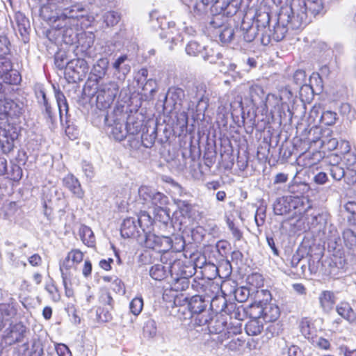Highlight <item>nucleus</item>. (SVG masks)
<instances>
[{
  "instance_id": "nucleus-1",
  "label": "nucleus",
  "mask_w": 356,
  "mask_h": 356,
  "mask_svg": "<svg viewBox=\"0 0 356 356\" xmlns=\"http://www.w3.org/2000/svg\"><path fill=\"white\" fill-rule=\"evenodd\" d=\"M290 8L292 15H288L287 22L293 29H298L309 23L312 17L322 10L323 3L321 0H291Z\"/></svg>"
},
{
  "instance_id": "nucleus-2",
  "label": "nucleus",
  "mask_w": 356,
  "mask_h": 356,
  "mask_svg": "<svg viewBox=\"0 0 356 356\" xmlns=\"http://www.w3.org/2000/svg\"><path fill=\"white\" fill-rule=\"evenodd\" d=\"M228 318L227 314H218L209 321L207 316L202 315L198 319L197 325H204L207 324L210 334L214 335L212 340L222 344L232 336H236L241 332V324H227Z\"/></svg>"
},
{
  "instance_id": "nucleus-3",
  "label": "nucleus",
  "mask_w": 356,
  "mask_h": 356,
  "mask_svg": "<svg viewBox=\"0 0 356 356\" xmlns=\"http://www.w3.org/2000/svg\"><path fill=\"white\" fill-rule=\"evenodd\" d=\"M321 131L317 127H312L309 131V137L307 142L309 148L320 149L323 153L335 149L339 144L337 138L332 137L327 134L326 136H321Z\"/></svg>"
},
{
  "instance_id": "nucleus-4",
  "label": "nucleus",
  "mask_w": 356,
  "mask_h": 356,
  "mask_svg": "<svg viewBox=\"0 0 356 356\" xmlns=\"http://www.w3.org/2000/svg\"><path fill=\"white\" fill-rule=\"evenodd\" d=\"M29 329L22 323H10L9 326L5 330L3 339L6 344L13 345L23 343L25 350H28V343L25 342Z\"/></svg>"
},
{
  "instance_id": "nucleus-5",
  "label": "nucleus",
  "mask_w": 356,
  "mask_h": 356,
  "mask_svg": "<svg viewBox=\"0 0 356 356\" xmlns=\"http://www.w3.org/2000/svg\"><path fill=\"white\" fill-rule=\"evenodd\" d=\"M119 91V86L115 81L99 85L97 91V106L104 110L110 107Z\"/></svg>"
},
{
  "instance_id": "nucleus-6",
  "label": "nucleus",
  "mask_w": 356,
  "mask_h": 356,
  "mask_svg": "<svg viewBox=\"0 0 356 356\" xmlns=\"http://www.w3.org/2000/svg\"><path fill=\"white\" fill-rule=\"evenodd\" d=\"M250 315H257L266 322H273L280 317V311L278 306L274 303L260 302L250 306Z\"/></svg>"
},
{
  "instance_id": "nucleus-7",
  "label": "nucleus",
  "mask_w": 356,
  "mask_h": 356,
  "mask_svg": "<svg viewBox=\"0 0 356 356\" xmlns=\"http://www.w3.org/2000/svg\"><path fill=\"white\" fill-rule=\"evenodd\" d=\"M144 245L149 249L156 250L159 252H165L172 248L179 251V248L173 246L171 238L165 236H159L154 233L147 232L145 234Z\"/></svg>"
},
{
  "instance_id": "nucleus-8",
  "label": "nucleus",
  "mask_w": 356,
  "mask_h": 356,
  "mask_svg": "<svg viewBox=\"0 0 356 356\" xmlns=\"http://www.w3.org/2000/svg\"><path fill=\"white\" fill-rule=\"evenodd\" d=\"M138 194L145 202H150L159 209H163L168 203V197L166 195L147 186H140Z\"/></svg>"
},
{
  "instance_id": "nucleus-9",
  "label": "nucleus",
  "mask_w": 356,
  "mask_h": 356,
  "mask_svg": "<svg viewBox=\"0 0 356 356\" xmlns=\"http://www.w3.org/2000/svg\"><path fill=\"white\" fill-rule=\"evenodd\" d=\"M88 69V63L83 58H77L67 63L65 73L72 81L76 82L83 80Z\"/></svg>"
},
{
  "instance_id": "nucleus-10",
  "label": "nucleus",
  "mask_w": 356,
  "mask_h": 356,
  "mask_svg": "<svg viewBox=\"0 0 356 356\" xmlns=\"http://www.w3.org/2000/svg\"><path fill=\"white\" fill-rule=\"evenodd\" d=\"M17 314V303L13 299L7 303H0V330L9 325Z\"/></svg>"
},
{
  "instance_id": "nucleus-11",
  "label": "nucleus",
  "mask_w": 356,
  "mask_h": 356,
  "mask_svg": "<svg viewBox=\"0 0 356 356\" xmlns=\"http://www.w3.org/2000/svg\"><path fill=\"white\" fill-rule=\"evenodd\" d=\"M121 235L124 238H137L141 232L138 227L136 218H127L124 220L121 229Z\"/></svg>"
},
{
  "instance_id": "nucleus-12",
  "label": "nucleus",
  "mask_w": 356,
  "mask_h": 356,
  "mask_svg": "<svg viewBox=\"0 0 356 356\" xmlns=\"http://www.w3.org/2000/svg\"><path fill=\"white\" fill-rule=\"evenodd\" d=\"M94 35L90 33L81 35L78 40L79 45L76 47V54L83 57H90V49L94 44Z\"/></svg>"
},
{
  "instance_id": "nucleus-13",
  "label": "nucleus",
  "mask_w": 356,
  "mask_h": 356,
  "mask_svg": "<svg viewBox=\"0 0 356 356\" xmlns=\"http://www.w3.org/2000/svg\"><path fill=\"white\" fill-rule=\"evenodd\" d=\"M127 55H122L112 64V67L115 70L114 74L119 79H124L127 74L130 72L131 67L127 63Z\"/></svg>"
},
{
  "instance_id": "nucleus-14",
  "label": "nucleus",
  "mask_w": 356,
  "mask_h": 356,
  "mask_svg": "<svg viewBox=\"0 0 356 356\" xmlns=\"http://www.w3.org/2000/svg\"><path fill=\"white\" fill-rule=\"evenodd\" d=\"M63 181L64 186L67 187L77 198H83L85 193L81 188L79 181L73 175H67L64 177Z\"/></svg>"
},
{
  "instance_id": "nucleus-15",
  "label": "nucleus",
  "mask_w": 356,
  "mask_h": 356,
  "mask_svg": "<svg viewBox=\"0 0 356 356\" xmlns=\"http://www.w3.org/2000/svg\"><path fill=\"white\" fill-rule=\"evenodd\" d=\"M188 307L192 314H197V317L195 318V322L197 324L198 319H200L202 315L206 316L204 314L206 305L204 303V299L201 296H193L188 302Z\"/></svg>"
},
{
  "instance_id": "nucleus-16",
  "label": "nucleus",
  "mask_w": 356,
  "mask_h": 356,
  "mask_svg": "<svg viewBox=\"0 0 356 356\" xmlns=\"http://www.w3.org/2000/svg\"><path fill=\"white\" fill-rule=\"evenodd\" d=\"M300 330L302 334L309 341L318 335L317 330L312 321L307 318H302L300 323Z\"/></svg>"
},
{
  "instance_id": "nucleus-17",
  "label": "nucleus",
  "mask_w": 356,
  "mask_h": 356,
  "mask_svg": "<svg viewBox=\"0 0 356 356\" xmlns=\"http://www.w3.org/2000/svg\"><path fill=\"white\" fill-rule=\"evenodd\" d=\"M263 323L257 315H250V321L245 325V332L250 336H257L263 330Z\"/></svg>"
},
{
  "instance_id": "nucleus-18",
  "label": "nucleus",
  "mask_w": 356,
  "mask_h": 356,
  "mask_svg": "<svg viewBox=\"0 0 356 356\" xmlns=\"http://www.w3.org/2000/svg\"><path fill=\"white\" fill-rule=\"evenodd\" d=\"M321 307L325 312H330L335 304V297L332 292L323 291L318 297Z\"/></svg>"
},
{
  "instance_id": "nucleus-19",
  "label": "nucleus",
  "mask_w": 356,
  "mask_h": 356,
  "mask_svg": "<svg viewBox=\"0 0 356 356\" xmlns=\"http://www.w3.org/2000/svg\"><path fill=\"white\" fill-rule=\"evenodd\" d=\"M109 61L106 58H99L93 65L92 74L96 77V81L102 79L106 74Z\"/></svg>"
},
{
  "instance_id": "nucleus-20",
  "label": "nucleus",
  "mask_w": 356,
  "mask_h": 356,
  "mask_svg": "<svg viewBox=\"0 0 356 356\" xmlns=\"http://www.w3.org/2000/svg\"><path fill=\"white\" fill-rule=\"evenodd\" d=\"M336 311L339 315L350 323H353L356 320V315L353 309L346 302H341L337 305Z\"/></svg>"
},
{
  "instance_id": "nucleus-21",
  "label": "nucleus",
  "mask_w": 356,
  "mask_h": 356,
  "mask_svg": "<svg viewBox=\"0 0 356 356\" xmlns=\"http://www.w3.org/2000/svg\"><path fill=\"white\" fill-rule=\"evenodd\" d=\"M136 220L141 233L145 234L147 232H151L153 225V220L147 212H140Z\"/></svg>"
},
{
  "instance_id": "nucleus-22",
  "label": "nucleus",
  "mask_w": 356,
  "mask_h": 356,
  "mask_svg": "<svg viewBox=\"0 0 356 356\" xmlns=\"http://www.w3.org/2000/svg\"><path fill=\"white\" fill-rule=\"evenodd\" d=\"M79 234L82 242L88 247H93L95 244V237L92 229L84 225L80 226Z\"/></svg>"
},
{
  "instance_id": "nucleus-23",
  "label": "nucleus",
  "mask_w": 356,
  "mask_h": 356,
  "mask_svg": "<svg viewBox=\"0 0 356 356\" xmlns=\"http://www.w3.org/2000/svg\"><path fill=\"white\" fill-rule=\"evenodd\" d=\"M75 264L70 259H68L67 255L65 258L60 263V270L61 273L63 282L64 286L66 287V281L70 280L71 276L70 270L74 268Z\"/></svg>"
},
{
  "instance_id": "nucleus-24",
  "label": "nucleus",
  "mask_w": 356,
  "mask_h": 356,
  "mask_svg": "<svg viewBox=\"0 0 356 356\" xmlns=\"http://www.w3.org/2000/svg\"><path fill=\"white\" fill-rule=\"evenodd\" d=\"M85 10L81 4H74L64 9L63 15L68 19H79L85 15Z\"/></svg>"
},
{
  "instance_id": "nucleus-25",
  "label": "nucleus",
  "mask_w": 356,
  "mask_h": 356,
  "mask_svg": "<svg viewBox=\"0 0 356 356\" xmlns=\"http://www.w3.org/2000/svg\"><path fill=\"white\" fill-rule=\"evenodd\" d=\"M273 211L276 215H284L291 211L288 196L277 198L273 204Z\"/></svg>"
},
{
  "instance_id": "nucleus-26",
  "label": "nucleus",
  "mask_w": 356,
  "mask_h": 356,
  "mask_svg": "<svg viewBox=\"0 0 356 356\" xmlns=\"http://www.w3.org/2000/svg\"><path fill=\"white\" fill-rule=\"evenodd\" d=\"M110 134L116 140H123L127 135L126 125L124 126V124L118 121H115L114 124L111 127Z\"/></svg>"
},
{
  "instance_id": "nucleus-27",
  "label": "nucleus",
  "mask_w": 356,
  "mask_h": 356,
  "mask_svg": "<svg viewBox=\"0 0 356 356\" xmlns=\"http://www.w3.org/2000/svg\"><path fill=\"white\" fill-rule=\"evenodd\" d=\"M249 94L251 102L254 104L262 102L264 97V91L262 86L256 83L250 87Z\"/></svg>"
},
{
  "instance_id": "nucleus-28",
  "label": "nucleus",
  "mask_w": 356,
  "mask_h": 356,
  "mask_svg": "<svg viewBox=\"0 0 356 356\" xmlns=\"http://www.w3.org/2000/svg\"><path fill=\"white\" fill-rule=\"evenodd\" d=\"M196 90L199 92V94L197 95V111L202 112V114H204V111L207 110L209 106V99L204 95L205 92L204 86H198L196 87Z\"/></svg>"
},
{
  "instance_id": "nucleus-29",
  "label": "nucleus",
  "mask_w": 356,
  "mask_h": 356,
  "mask_svg": "<svg viewBox=\"0 0 356 356\" xmlns=\"http://www.w3.org/2000/svg\"><path fill=\"white\" fill-rule=\"evenodd\" d=\"M342 238L344 245L348 249H356V234L352 229H345L342 233Z\"/></svg>"
},
{
  "instance_id": "nucleus-30",
  "label": "nucleus",
  "mask_w": 356,
  "mask_h": 356,
  "mask_svg": "<svg viewBox=\"0 0 356 356\" xmlns=\"http://www.w3.org/2000/svg\"><path fill=\"white\" fill-rule=\"evenodd\" d=\"M287 31L288 29L285 25L277 22L274 26L273 31L269 30L270 33L268 35V37L272 38L274 40L278 42L282 40L285 37Z\"/></svg>"
},
{
  "instance_id": "nucleus-31",
  "label": "nucleus",
  "mask_w": 356,
  "mask_h": 356,
  "mask_svg": "<svg viewBox=\"0 0 356 356\" xmlns=\"http://www.w3.org/2000/svg\"><path fill=\"white\" fill-rule=\"evenodd\" d=\"M288 200L291 211L298 210L300 213L305 210L306 199L304 197L289 195Z\"/></svg>"
},
{
  "instance_id": "nucleus-32",
  "label": "nucleus",
  "mask_w": 356,
  "mask_h": 356,
  "mask_svg": "<svg viewBox=\"0 0 356 356\" xmlns=\"http://www.w3.org/2000/svg\"><path fill=\"white\" fill-rule=\"evenodd\" d=\"M55 97L57 102L60 117L61 118L63 115V113H65V114L68 113V104L67 102V99L64 94L60 90L55 91Z\"/></svg>"
},
{
  "instance_id": "nucleus-33",
  "label": "nucleus",
  "mask_w": 356,
  "mask_h": 356,
  "mask_svg": "<svg viewBox=\"0 0 356 356\" xmlns=\"http://www.w3.org/2000/svg\"><path fill=\"white\" fill-rule=\"evenodd\" d=\"M282 98L275 94H268L266 97V106H270L272 112L279 111L282 106Z\"/></svg>"
},
{
  "instance_id": "nucleus-34",
  "label": "nucleus",
  "mask_w": 356,
  "mask_h": 356,
  "mask_svg": "<svg viewBox=\"0 0 356 356\" xmlns=\"http://www.w3.org/2000/svg\"><path fill=\"white\" fill-rule=\"evenodd\" d=\"M143 308V300L141 296H138L132 299L129 303V309L134 316H138Z\"/></svg>"
},
{
  "instance_id": "nucleus-35",
  "label": "nucleus",
  "mask_w": 356,
  "mask_h": 356,
  "mask_svg": "<svg viewBox=\"0 0 356 356\" xmlns=\"http://www.w3.org/2000/svg\"><path fill=\"white\" fill-rule=\"evenodd\" d=\"M149 275L155 280H163L165 277L164 266L161 264L152 266L149 270Z\"/></svg>"
},
{
  "instance_id": "nucleus-36",
  "label": "nucleus",
  "mask_w": 356,
  "mask_h": 356,
  "mask_svg": "<svg viewBox=\"0 0 356 356\" xmlns=\"http://www.w3.org/2000/svg\"><path fill=\"white\" fill-rule=\"evenodd\" d=\"M103 18L107 26H113L118 23L120 16L117 12L108 11L104 15Z\"/></svg>"
},
{
  "instance_id": "nucleus-37",
  "label": "nucleus",
  "mask_w": 356,
  "mask_h": 356,
  "mask_svg": "<svg viewBox=\"0 0 356 356\" xmlns=\"http://www.w3.org/2000/svg\"><path fill=\"white\" fill-rule=\"evenodd\" d=\"M17 250H18L16 248L13 250L9 248L6 250V255L9 259V262L15 267H19L21 265L25 267L26 266V264L24 261H20L16 254Z\"/></svg>"
},
{
  "instance_id": "nucleus-38",
  "label": "nucleus",
  "mask_w": 356,
  "mask_h": 356,
  "mask_svg": "<svg viewBox=\"0 0 356 356\" xmlns=\"http://www.w3.org/2000/svg\"><path fill=\"white\" fill-rule=\"evenodd\" d=\"M329 171L331 177L337 181L341 180L345 176L344 169L337 164H331Z\"/></svg>"
},
{
  "instance_id": "nucleus-39",
  "label": "nucleus",
  "mask_w": 356,
  "mask_h": 356,
  "mask_svg": "<svg viewBox=\"0 0 356 356\" xmlns=\"http://www.w3.org/2000/svg\"><path fill=\"white\" fill-rule=\"evenodd\" d=\"M204 49L206 52L203 55V58L204 60L209 61L210 63H216L222 58L221 54L219 52H215L213 49L204 47Z\"/></svg>"
},
{
  "instance_id": "nucleus-40",
  "label": "nucleus",
  "mask_w": 356,
  "mask_h": 356,
  "mask_svg": "<svg viewBox=\"0 0 356 356\" xmlns=\"http://www.w3.org/2000/svg\"><path fill=\"white\" fill-rule=\"evenodd\" d=\"M175 203L184 216H188L192 211L193 206L188 201L176 199L175 200Z\"/></svg>"
},
{
  "instance_id": "nucleus-41",
  "label": "nucleus",
  "mask_w": 356,
  "mask_h": 356,
  "mask_svg": "<svg viewBox=\"0 0 356 356\" xmlns=\"http://www.w3.org/2000/svg\"><path fill=\"white\" fill-rule=\"evenodd\" d=\"M336 116L337 113L335 112L326 111L321 114L320 120L325 125H332L336 122Z\"/></svg>"
},
{
  "instance_id": "nucleus-42",
  "label": "nucleus",
  "mask_w": 356,
  "mask_h": 356,
  "mask_svg": "<svg viewBox=\"0 0 356 356\" xmlns=\"http://www.w3.org/2000/svg\"><path fill=\"white\" fill-rule=\"evenodd\" d=\"M234 337L232 336L229 339L230 341L225 345V347L231 351H237L243 346L244 341L238 337L235 338Z\"/></svg>"
},
{
  "instance_id": "nucleus-43",
  "label": "nucleus",
  "mask_w": 356,
  "mask_h": 356,
  "mask_svg": "<svg viewBox=\"0 0 356 356\" xmlns=\"http://www.w3.org/2000/svg\"><path fill=\"white\" fill-rule=\"evenodd\" d=\"M234 31L231 27H225L220 33L219 38L222 42L228 43L230 42L234 37Z\"/></svg>"
},
{
  "instance_id": "nucleus-44",
  "label": "nucleus",
  "mask_w": 356,
  "mask_h": 356,
  "mask_svg": "<svg viewBox=\"0 0 356 356\" xmlns=\"http://www.w3.org/2000/svg\"><path fill=\"white\" fill-rule=\"evenodd\" d=\"M315 347H317L322 350H328L330 347V341L318 335L314 337L313 340L310 341Z\"/></svg>"
},
{
  "instance_id": "nucleus-45",
  "label": "nucleus",
  "mask_w": 356,
  "mask_h": 356,
  "mask_svg": "<svg viewBox=\"0 0 356 356\" xmlns=\"http://www.w3.org/2000/svg\"><path fill=\"white\" fill-rule=\"evenodd\" d=\"M203 47L195 41H191L186 47L187 54L195 56L202 51Z\"/></svg>"
},
{
  "instance_id": "nucleus-46",
  "label": "nucleus",
  "mask_w": 356,
  "mask_h": 356,
  "mask_svg": "<svg viewBox=\"0 0 356 356\" xmlns=\"http://www.w3.org/2000/svg\"><path fill=\"white\" fill-rule=\"evenodd\" d=\"M250 296V291L246 287L237 288L234 291V296L237 301L243 302L246 301Z\"/></svg>"
},
{
  "instance_id": "nucleus-47",
  "label": "nucleus",
  "mask_w": 356,
  "mask_h": 356,
  "mask_svg": "<svg viewBox=\"0 0 356 356\" xmlns=\"http://www.w3.org/2000/svg\"><path fill=\"white\" fill-rule=\"evenodd\" d=\"M156 334V327L153 321H148L143 327V334L145 337L152 338Z\"/></svg>"
},
{
  "instance_id": "nucleus-48",
  "label": "nucleus",
  "mask_w": 356,
  "mask_h": 356,
  "mask_svg": "<svg viewBox=\"0 0 356 356\" xmlns=\"http://www.w3.org/2000/svg\"><path fill=\"white\" fill-rule=\"evenodd\" d=\"M67 255L68 259H70L75 265L81 263L83 259V253L78 249L72 250Z\"/></svg>"
},
{
  "instance_id": "nucleus-49",
  "label": "nucleus",
  "mask_w": 356,
  "mask_h": 356,
  "mask_svg": "<svg viewBox=\"0 0 356 356\" xmlns=\"http://www.w3.org/2000/svg\"><path fill=\"white\" fill-rule=\"evenodd\" d=\"M45 289L49 293L54 302H58L60 300V296L58 293L57 288L53 284H47Z\"/></svg>"
},
{
  "instance_id": "nucleus-50",
  "label": "nucleus",
  "mask_w": 356,
  "mask_h": 356,
  "mask_svg": "<svg viewBox=\"0 0 356 356\" xmlns=\"http://www.w3.org/2000/svg\"><path fill=\"white\" fill-rule=\"evenodd\" d=\"M40 94L42 96V100L40 102L41 104H43L44 109H45V115L47 118L49 119H52V112H51V108L50 105L48 103V101L46 97V95L44 91L41 90L40 92Z\"/></svg>"
},
{
  "instance_id": "nucleus-51",
  "label": "nucleus",
  "mask_w": 356,
  "mask_h": 356,
  "mask_svg": "<svg viewBox=\"0 0 356 356\" xmlns=\"http://www.w3.org/2000/svg\"><path fill=\"white\" fill-rule=\"evenodd\" d=\"M141 125L139 122H131L130 120L127 122L126 124V129L127 130V134L131 135L137 134L140 131Z\"/></svg>"
},
{
  "instance_id": "nucleus-52",
  "label": "nucleus",
  "mask_w": 356,
  "mask_h": 356,
  "mask_svg": "<svg viewBox=\"0 0 356 356\" xmlns=\"http://www.w3.org/2000/svg\"><path fill=\"white\" fill-rule=\"evenodd\" d=\"M82 170L87 178L90 179L94 177V168L91 163L86 161H83L82 163Z\"/></svg>"
},
{
  "instance_id": "nucleus-53",
  "label": "nucleus",
  "mask_w": 356,
  "mask_h": 356,
  "mask_svg": "<svg viewBox=\"0 0 356 356\" xmlns=\"http://www.w3.org/2000/svg\"><path fill=\"white\" fill-rule=\"evenodd\" d=\"M228 227L232 232L233 236L236 238V240L239 241L242 238V233L239 230L238 227H236L233 221L229 219L227 221Z\"/></svg>"
},
{
  "instance_id": "nucleus-54",
  "label": "nucleus",
  "mask_w": 356,
  "mask_h": 356,
  "mask_svg": "<svg viewBox=\"0 0 356 356\" xmlns=\"http://www.w3.org/2000/svg\"><path fill=\"white\" fill-rule=\"evenodd\" d=\"M293 79L297 85H302L306 81V74L305 71L302 70H296L293 74Z\"/></svg>"
},
{
  "instance_id": "nucleus-55",
  "label": "nucleus",
  "mask_w": 356,
  "mask_h": 356,
  "mask_svg": "<svg viewBox=\"0 0 356 356\" xmlns=\"http://www.w3.org/2000/svg\"><path fill=\"white\" fill-rule=\"evenodd\" d=\"M97 316L99 321L108 322L112 319V315L109 311L104 312L101 308L97 309Z\"/></svg>"
},
{
  "instance_id": "nucleus-56",
  "label": "nucleus",
  "mask_w": 356,
  "mask_h": 356,
  "mask_svg": "<svg viewBox=\"0 0 356 356\" xmlns=\"http://www.w3.org/2000/svg\"><path fill=\"white\" fill-rule=\"evenodd\" d=\"M340 112L342 115H346L348 119L354 118L355 111H352L350 105L348 103H343L340 107Z\"/></svg>"
},
{
  "instance_id": "nucleus-57",
  "label": "nucleus",
  "mask_w": 356,
  "mask_h": 356,
  "mask_svg": "<svg viewBox=\"0 0 356 356\" xmlns=\"http://www.w3.org/2000/svg\"><path fill=\"white\" fill-rule=\"evenodd\" d=\"M265 216V211L261 208L257 209L255 213L254 220L258 227L263 225L264 222Z\"/></svg>"
},
{
  "instance_id": "nucleus-58",
  "label": "nucleus",
  "mask_w": 356,
  "mask_h": 356,
  "mask_svg": "<svg viewBox=\"0 0 356 356\" xmlns=\"http://www.w3.org/2000/svg\"><path fill=\"white\" fill-rule=\"evenodd\" d=\"M56 351L58 356H71L69 348L63 343L58 344L56 346Z\"/></svg>"
},
{
  "instance_id": "nucleus-59",
  "label": "nucleus",
  "mask_w": 356,
  "mask_h": 356,
  "mask_svg": "<svg viewBox=\"0 0 356 356\" xmlns=\"http://www.w3.org/2000/svg\"><path fill=\"white\" fill-rule=\"evenodd\" d=\"M99 300L101 303L108 305L111 308L113 307V300L108 292L103 293L99 298Z\"/></svg>"
},
{
  "instance_id": "nucleus-60",
  "label": "nucleus",
  "mask_w": 356,
  "mask_h": 356,
  "mask_svg": "<svg viewBox=\"0 0 356 356\" xmlns=\"http://www.w3.org/2000/svg\"><path fill=\"white\" fill-rule=\"evenodd\" d=\"M256 37V29L254 27H250L243 33V39L248 42H252Z\"/></svg>"
},
{
  "instance_id": "nucleus-61",
  "label": "nucleus",
  "mask_w": 356,
  "mask_h": 356,
  "mask_svg": "<svg viewBox=\"0 0 356 356\" xmlns=\"http://www.w3.org/2000/svg\"><path fill=\"white\" fill-rule=\"evenodd\" d=\"M223 17L220 15H217L213 17L212 19L210 22V25L213 28H218L221 26L222 23Z\"/></svg>"
},
{
  "instance_id": "nucleus-62",
  "label": "nucleus",
  "mask_w": 356,
  "mask_h": 356,
  "mask_svg": "<svg viewBox=\"0 0 356 356\" xmlns=\"http://www.w3.org/2000/svg\"><path fill=\"white\" fill-rule=\"evenodd\" d=\"M314 181L318 184H324L327 181L326 173L321 172L314 177Z\"/></svg>"
},
{
  "instance_id": "nucleus-63",
  "label": "nucleus",
  "mask_w": 356,
  "mask_h": 356,
  "mask_svg": "<svg viewBox=\"0 0 356 356\" xmlns=\"http://www.w3.org/2000/svg\"><path fill=\"white\" fill-rule=\"evenodd\" d=\"M29 264L33 266H38L42 262V259L38 254H34L29 258Z\"/></svg>"
},
{
  "instance_id": "nucleus-64",
  "label": "nucleus",
  "mask_w": 356,
  "mask_h": 356,
  "mask_svg": "<svg viewBox=\"0 0 356 356\" xmlns=\"http://www.w3.org/2000/svg\"><path fill=\"white\" fill-rule=\"evenodd\" d=\"M340 350L344 356H356V349H350L347 346H341Z\"/></svg>"
}]
</instances>
